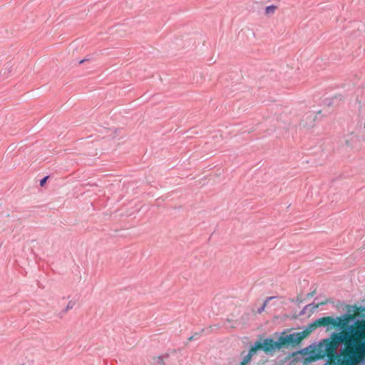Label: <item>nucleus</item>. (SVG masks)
I'll use <instances>...</instances> for the list:
<instances>
[{
    "label": "nucleus",
    "mask_w": 365,
    "mask_h": 365,
    "mask_svg": "<svg viewBox=\"0 0 365 365\" xmlns=\"http://www.w3.org/2000/svg\"><path fill=\"white\" fill-rule=\"evenodd\" d=\"M351 316L341 317H322L314 323L315 326L338 327L341 333H333L330 338L325 339L314 346H310L309 356L312 360H317L325 356L328 360H334L339 356L338 348L344 342V349H354L355 352L365 354V320L356 319L349 325Z\"/></svg>",
    "instance_id": "nucleus-1"
},
{
    "label": "nucleus",
    "mask_w": 365,
    "mask_h": 365,
    "mask_svg": "<svg viewBox=\"0 0 365 365\" xmlns=\"http://www.w3.org/2000/svg\"><path fill=\"white\" fill-rule=\"evenodd\" d=\"M309 334V331L308 329L299 332H293L289 334H286L284 331L281 334L277 341H274L272 338H269L273 353L274 354L276 351L279 350L283 347H295L298 346L303 339L307 336Z\"/></svg>",
    "instance_id": "nucleus-2"
},
{
    "label": "nucleus",
    "mask_w": 365,
    "mask_h": 365,
    "mask_svg": "<svg viewBox=\"0 0 365 365\" xmlns=\"http://www.w3.org/2000/svg\"><path fill=\"white\" fill-rule=\"evenodd\" d=\"M272 346H271L269 338H267L263 341L257 340L255 342L254 346H252L247 354L250 356H253L257 354V350H262L267 355H273Z\"/></svg>",
    "instance_id": "nucleus-3"
},
{
    "label": "nucleus",
    "mask_w": 365,
    "mask_h": 365,
    "mask_svg": "<svg viewBox=\"0 0 365 365\" xmlns=\"http://www.w3.org/2000/svg\"><path fill=\"white\" fill-rule=\"evenodd\" d=\"M319 307V304H316L314 303L309 304L304 307L302 309L301 314H306L307 311L309 312H314L315 310H317Z\"/></svg>",
    "instance_id": "nucleus-4"
},
{
    "label": "nucleus",
    "mask_w": 365,
    "mask_h": 365,
    "mask_svg": "<svg viewBox=\"0 0 365 365\" xmlns=\"http://www.w3.org/2000/svg\"><path fill=\"white\" fill-rule=\"evenodd\" d=\"M359 116L360 118L361 123L364 124L365 128V101L363 103L360 108Z\"/></svg>",
    "instance_id": "nucleus-5"
},
{
    "label": "nucleus",
    "mask_w": 365,
    "mask_h": 365,
    "mask_svg": "<svg viewBox=\"0 0 365 365\" xmlns=\"http://www.w3.org/2000/svg\"><path fill=\"white\" fill-rule=\"evenodd\" d=\"M75 304H76V303H75V302H73V301H69V302H68V303L67 304V306L66 307V308H65L63 310H62V312H63V314H65V313H66L68 310L72 309L74 307Z\"/></svg>",
    "instance_id": "nucleus-6"
},
{
    "label": "nucleus",
    "mask_w": 365,
    "mask_h": 365,
    "mask_svg": "<svg viewBox=\"0 0 365 365\" xmlns=\"http://www.w3.org/2000/svg\"><path fill=\"white\" fill-rule=\"evenodd\" d=\"M277 9V6L274 5H270L266 7L265 9V13L267 14H273L275 10Z\"/></svg>",
    "instance_id": "nucleus-7"
},
{
    "label": "nucleus",
    "mask_w": 365,
    "mask_h": 365,
    "mask_svg": "<svg viewBox=\"0 0 365 365\" xmlns=\"http://www.w3.org/2000/svg\"><path fill=\"white\" fill-rule=\"evenodd\" d=\"M252 360V356L249 354H247L240 362V365H247Z\"/></svg>",
    "instance_id": "nucleus-8"
},
{
    "label": "nucleus",
    "mask_w": 365,
    "mask_h": 365,
    "mask_svg": "<svg viewBox=\"0 0 365 365\" xmlns=\"http://www.w3.org/2000/svg\"><path fill=\"white\" fill-rule=\"evenodd\" d=\"M273 298H274L273 297H268V298L266 299V301L264 302V304H262V306L258 309V312H259V313H262V312L264 311V309L265 307L267 306V302H268L269 300H270V299H273Z\"/></svg>",
    "instance_id": "nucleus-9"
},
{
    "label": "nucleus",
    "mask_w": 365,
    "mask_h": 365,
    "mask_svg": "<svg viewBox=\"0 0 365 365\" xmlns=\"http://www.w3.org/2000/svg\"><path fill=\"white\" fill-rule=\"evenodd\" d=\"M48 178V176L44 177L43 179L40 180V185L42 187L45 185L47 179Z\"/></svg>",
    "instance_id": "nucleus-10"
},
{
    "label": "nucleus",
    "mask_w": 365,
    "mask_h": 365,
    "mask_svg": "<svg viewBox=\"0 0 365 365\" xmlns=\"http://www.w3.org/2000/svg\"><path fill=\"white\" fill-rule=\"evenodd\" d=\"M158 363L160 364L164 365V361H163V356H159L158 357Z\"/></svg>",
    "instance_id": "nucleus-11"
},
{
    "label": "nucleus",
    "mask_w": 365,
    "mask_h": 365,
    "mask_svg": "<svg viewBox=\"0 0 365 365\" xmlns=\"http://www.w3.org/2000/svg\"><path fill=\"white\" fill-rule=\"evenodd\" d=\"M315 293H316V292H315V291H313L312 292L309 293V294H307V297H313V296L315 294Z\"/></svg>",
    "instance_id": "nucleus-12"
},
{
    "label": "nucleus",
    "mask_w": 365,
    "mask_h": 365,
    "mask_svg": "<svg viewBox=\"0 0 365 365\" xmlns=\"http://www.w3.org/2000/svg\"><path fill=\"white\" fill-rule=\"evenodd\" d=\"M197 335V334H195V335L193 336H191L190 337H189L188 340L189 341H192L194 339H196L195 336Z\"/></svg>",
    "instance_id": "nucleus-13"
},
{
    "label": "nucleus",
    "mask_w": 365,
    "mask_h": 365,
    "mask_svg": "<svg viewBox=\"0 0 365 365\" xmlns=\"http://www.w3.org/2000/svg\"><path fill=\"white\" fill-rule=\"evenodd\" d=\"M346 144L348 145V146H351V145L349 143V140H346Z\"/></svg>",
    "instance_id": "nucleus-14"
},
{
    "label": "nucleus",
    "mask_w": 365,
    "mask_h": 365,
    "mask_svg": "<svg viewBox=\"0 0 365 365\" xmlns=\"http://www.w3.org/2000/svg\"><path fill=\"white\" fill-rule=\"evenodd\" d=\"M86 60V59H83V60H81L79 61V64H81L83 63V62H85Z\"/></svg>",
    "instance_id": "nucleus-15"
}]
</instances>
